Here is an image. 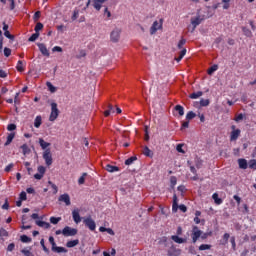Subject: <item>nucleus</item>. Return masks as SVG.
<instances>
[{"instance_id":"obj_53","label":"nucleus","mask_w":256,"mask_h":256,"mask_svg":"<svg viewBox=\"0 0 256 256\" xmlns=\"http://www.w3.org/2000/svg\"><path fill=\"white\" fill-rule=\"evenodd\" d=\"M49 243L52 245V249L57 246V244L55 243V238H53V236L49 237Z\"/></svg>"},{"instance_id":"obj_47","label":"nucleus","mask_w":256,"mask_h":256,"mask_svg":"<svg viewBox=\"0 0 256 256\" xmlns=\"http://www.w3.org/2000/svg\"><path fill=\"white\" fill-rule=\"evenodd\" d=\"M8 235H9V232H7L5 228L0 229V237H8Z\"/></svg>"},{"instance_id":"obj_63","label":"nucleus","mask_w":256,"mask_h":256,"mask_svg":"<svg viewBox=\"0 0 256 256\" xmlns=\"http://www.w3.org/2000/svg\"><path fill=\"white\" fill-rule=\"evenodd\" d=\"M15 249V244L14 243H11L8 245L7 247V251H13Z\"/></svg>"},{"instance_id":"obj_44","label":"nucleus","mask_w":256,"mask_h":256,"mask_svg":"<svg viewBox=\"0 0 256 256\" xmlns=\"http://www.w3.org/2000/svg\"><path fill=\"white\" fill-rule=\"evenodd\" d=\"M85 177H87V173H83L82 176L78 179L79 185H83V183H85Z\"/></svg>"},{"instance_id":"obj_42","label":"nucleus","mask_w":256,"mask_h":256,"mask_svg":"<svg viewBox=\"0 0 256 256\" xmlns=\"http://www.w3.org/2000/svg\"><path fill=\"white\" fill-rule=\"evenodd\" d=\"M248 166H249V169H254L256 170V160H250L248 162Z\"/></svg>"},{"instance_id":"obj_26","label":"nucleus","mask_w":256,"mask_h":256,"mask_svg":"<svg viewBox=\"0 0 256 256\" xmlns=\"http://www.w3.org/2000/svg\"><path fill=\"white\" fill-rule=\"evenodd\" d=\"M143 154H144L146 157H153V152H152L151 149H149V147H147V146L144 147Z\"/></svg>"},{"instance_id":"obj_57","label":"nucleus","mask_w":256,"mask_h":256,"mask_svg":"<svg viewBox=\"0 0 256 256\" xmlns=\"http://www.w3.org/2000/svg\"><path fill=\"white\" fill-rule=\"evenodd\" d=\"M178 209H180L182 213H187V206H185L184 204H181L180 206H178Z\"/></svg>"},{"instance_id":"obj_45","label":"nucleus","mask_w":256,"mask_h":256,"mask_svg":"<svg viewBox=\"0 0 256 256\" xmlns=\"http://www.w3.org/2000/svg\"><path fill=\"white\" fill-rule=\"evenodd\" d=\"M40 245L43 248V251H45V253H49V249L47 248V246H45V240L44 239H41Z\"/></svg>"},{"instance_id":"obj_50","label":"nucleus","mask_w":256,"mask_h":256,"mask_svg":"<svg viewBox=\"0 0 256 256\" xmlns=\"http://www.w3.org/2000/svg\"><path fill=\"white\" fill-rule=\"evenodd\" d=\"M20 201H27V193L21 192L19 196Z\"/></svg>"},{"instance_id":"obj_16","label":"nucleus","mask_w":256,"mask_h":256,"mask_svg":"<svg viewBox=\"0 0 256 256\" xmlns=\"http://www.w3.org/2000/svg\"><path fill=\"white\" fill-rule=\"evenodd\" d=\"M36 225H38V227H42L43 229H49L51 227V224H49V222H45L41 220H37Z\"/></svg>"},{"instance_id":"obj_41","label":"nucleus","mask_w":256,"mask_h":256,"mask_svg":"<svg viewBox=\"0 0 256 256\" xmlns=\"http://www.w3.org/2000/svg\"><path fill=\"white\" fill-rule=\"evenodd\" d=\"M229 237H230L229 233L224 234L222 245H227V243H229Z\"/></svg>"},{"instance_id":"obj_37","label":"nucleus","mask_w":256,"mask_h":256,"mask_svg":"<svg viewBox=\"0 0 256 256\" xmlns=\"http://www.w3.org/2000/svg\"><path fill=\"white\" fill-rule=\"evenodd\" d=\"M218 69H219V66L213 65L212 67L209 68L208 75H213V73H215V71H217Z\"/></svg>"},{"instance_id":"obj_22","label":"nucleus","mask_w":256,"mask_h":256,"mask_svg":"<svg viewBox=\"0 0 256 256\" xmlns=\"http://www.w3.org/2000/svg\"><path fill=\"white\" fill-rule=\"evenodd\" d=\"M39 143H40V147H42V149H47V147L51 146V143L46 142L42 138L39 139Z\"/></svg>"},{"instance_id":"obj_35","label":"nucleus","mask_w":256,"mask_h":256,"mask_svg":"<svg viewBox=\"0 0 256 256\" xmlns=\"http://www.w3.org/2000/svg\"><path fill=\"white\" fill-rule=\"evenodd\" d=\"M209 99H201L200 100V107H209Z\"/></svg>"},{"instance_id":"obj_14","label":"nucleus","mask_w":256,"mask_h":256,"mask_svg":"<svg viewBox=\"0 0 256 256\" xmlns=\"http://www.w3.org/2000/svg\"><path fill=\"white\" fill-rule=\"evenodd\" d=\"M239 135H241V130H233L230 135V141H237V139H239Z\"/></svg>"},{"instance_id":"obj_6","label":"nucleus","mask_w":256,"mask_h":256,"mask_svg":"<svg viewBox=\"0 0 256 256\" xmlns=\"http://www.w3.org/2000/svg\"><path fill=\"white\" fill-rule=\"evenodd\" d=\"M83 223L90 229V231H95V229H97V224H95V220H92L91 217L84 218Z\"/></svg>"},{"instance_id":"obj_2","label":"nucleus","mask_w":256,"mask_h":256,"mask_svg":"<svg viewBox=\"0 0 256 256\" xmlns=\"http://www.w3.org/2000/svg\"><path fill=\"white\" fill-rule=\"evenodd\" d=\"M110 39L112 43L119 42V39H121V28L119 27L114 28L110 33Z\"/></svg>"},{"instance_id":"obj_10","label":"nucleus","mask_w":256,"mask_h":256,"mask_svg":"<svg viewBox=\"0 0 256 256\" xmlns=\"http://www.w3.org/2000/svg\"><path fill=\"white\" fill-rule=\"evenodd\" d=\"M37 45L42 55H44V57H49L50 54H49V50L47 49V46H45V44L43 43H38Z\"/></svg>"},{"instance_id":"obj_29","label":"nucleus","mask_w":256,"mask_h":256,"mask_svg":"<svg viewBox=\"0 0 256 256\" xmlns=\"http://www.w3.org/2000/svg\"><path fill=\"white\" fill-rule=\"evenodd\" d=\"M187 54V49L183 48L179 54L178 58H175L177 63H179V61H181V59H183L185 57V55Z\"/></svg>"},{"instance_id":"obj_54","label":"nucleus","mask_w":256,"mask_h":256,"mask_svg":"<svg viewBox=\"0 0 256 256\" xmlns=\"http://www.w3.org/2000/svg\"><path fill=\"white\" fill-rule=\"evenodd\" d=\"M221 41H223V38L222 37H218L215 39L214 41V47H219V43H221Z\"/></svg>"},{"instance_id":"obj_40","label":"nucleus","mask_w":256,"mask_h":256,"mask_svg":"<svg viewBox=\"0 0 256 256\" xmlns=\"http://www.w3.org/2000/svg\"><path fill=\"white\" fill-rule=\"evenodd\" d=\"M170 185H171L172 189L175 187V185H177V177L171 176Z\"/></svg>"},{"instance_id":"obj_12","label":"nucleus","mask_w":256,"mask_h":256,"mask_svg":"<svg viewBox=\"0 0 256 256\" xmlns=\"http://www.w3.org/2000/svg\"><path fill=\"white\" fill-rule=\"evenodd\" d=\"M107 0H93V7L96 9V11H101V7H103V4Z\"/></svg>"},{"instance_id":"obj_8","label":"nucleus","mask_w":256,"mask_h":256,"mask_svg":"<svg viewBox=\"0 0 256 256\" xmlns=\"http://www.w3.org/2000/svg\"><path fill=\"white\" fill-rule=\"evenodd\" d=\"M58 201L65 203V205L67 207H69V205H71V197L67 193L60 195L58 198Z\"/></svg>"},{"instance_id":"obj_3","label":"nucleus","mask_w":256,"mask_h":256,"mask_svg":"<svg viewBox=\"0 0 256 256\" xmlns=\"http://www.w3.org/2000/svg\"><path fill=\"white\" fill-rule=\"evenodd\" d=\"M77 233H78L77 228H71L69 226L64 227V229L62 230V235L64 237H75Z\"/></svg>"},{"instance_id":"obj_56","label":"nucleus","mask_w":256,"mask_h":256,"mask_svg":"<svg viewBox=\"0 0 256 256\" xmlns=\"http://www.w3.org/2000/svg\"><path fill=\"white\" fill-rule=\"evenodd\" d=\"M87 55L84 50H81L79 54L76 56V59H81Z\"/></svg>"},{"instance_id":"obj_32","label":"nucleus","mask_w":256,"mask_h":256,"mask_svg":"<svg viewBox=\"0 0 256 256\" xmlns=\"http://www.w3.org/2000/svg\"><path fill=\"white\" fill-rule=\"evenodd\" d=\"M34 127L36 129H39L41 127V116H37L34 120Z\"/></svg>"},{"instance_id":"obj_33","label":"nucleus","mask_w":256,"mask_h":256,"mask_svg":"<svg viewBox=\"0 0 256 256\" xmlns=\"http://www.w3.org/2000/svg\"><path fill=\"white\" fill-rule=\"evenodd\" d=\"M17 71H19L20 73L25 71V68H23V61L19 60L16 66Z\"/></svg>"},{"instance_id":"obj_64","label":"nucleus","mask_w":256,"mask_h":256,"mask_svg":"<svg viewBox=\"0 0 256 256\" xmlns=\"http://www.w3.org/2000/svg\"><path fill=\"white\" fill-rule=\"evenodd\" d=\"M189 127V120L182 123L181 129H187Z\"/></svg>"},{"instance_id":"obj_23","label":"nucleus","mask_w":256,"mask_h":256,"mask_svg":"<svg viewBox=\"0 0 256 256\" xmlns=\"http://www.w3.org/2000/svg\"><path fill=\"white\" fill-rule=\"evenodd\" d=\"M46 87L50 91V93H56L57 92V87L53 86L51 82L46 83Z\"/></svg>"},{"instance_id":"obj_46","label":"nucleus","mask_w":256,"mask_h":256,"mask_svg":"<svg viewBox=\"0 0 256 256\" xmlns=\"http://www.w3.org/2000/svg\"><path fill=\"white\" fill-rule=\"evenodd\" d=\"M20 239L22 243H29L31 241V238H29L27 235H22Z\"/></svg>"},{"instance_id":"obj_13","label":"nucleus","mask_w":256,"mask_h":256,"mask_svg":"<svg viewBox=\"0 0 256 256\" xmlns=\"http://www.w3.org/2000/svg\"><path fill=\"white\" fill-rule=\"evenodd\" d=\"M179 209V199L177 198V195H173V204H172V211L174 213H177Z\"/></svg>"},{"instance_id":"obj_51","label":"nucleus","mask_w":256,"mask_h":256,"mask_svg":"<svg viewBox=\"0 0 256 256\" xmlns=\"http://www.w3.org/2000/svg\"><path fill=\"white\" fill-rule=\"evenodd\" d=\"M186 42H187V41L182 38V39L178 42V45H177L178 49H183V45H185Z\"/></svg>"},{"instance_id":"obj_21","label":"nucleus","mask_w":256,"mask_h":256,"mask_svg":"<svg viewBox=\"0 0 256 256\" xmlns=\"http://www.w3.org/2000/svg\"><path fill=\"white\" fill-rule=\"evenodd\" d=\"M52 251H54V253H67L66 248L59 247V246H56V247L52 248Z\"/></svg>"},{"instance_id":"obj_9","label":"nucleus","mask_w":256,"mask_h":256,"mask_svg":"<svg viewBox=\"0 0 256 256\" xmlns=\"http://www.w3.org/2000/svg\"><path fill=\"white\" fill-rule=\"evenodd\" d=\"M72 218L74 223H76V225H79V223L81 222V215L79 214V209H74L72 211Z\"/></svg>"},{"instance_id":"obj_58","label":"nucleus","mask_w":256,"mask_h":256,"mask_svg":"<svg viewBox=\"0 0 256 256\" xmlns=\"http://www.w3.org/2000/svg\"><path fill=\"white\" fill-rule=\"evenodd\" d=\"M38 173L40 175H45V167L44 166H39L38 167Z\"/></svg>"},{"instance_id":"obj_59","label":"nucleus","mask_w":256,"mask_h":256,"mask_svg":"<svg viewBox=\"0 0 256 256\" xmlns=\"http://www.w3.org/2000/svg\"><path fill=\"white\" fill-rule=\"evenodd\" d=\"M7 129L8 131H15L17 129V126L15 124H9Z\"/></svg>"},{"instance_id":"obj_38","label":"nucleus","mask_w":256,"mask_h":256,"mask_svg":"<svg viewBox=\"0 0 256 256\" xmlns=\"http://www.w3.org/2000/svg\"><path fill=\"white\" fill-rule=\"evenodd\" d=\"M243 33L246 37H253V33L248 28H243Z\"/></svg>"},{"instance_id":"obj_60","label":"nucleus","mask_w":256,"mask_h":256,"mask_svg":"<svg viewBox=\"0 0 256 256\" xmlns=\"http://www.w3.org/2000/svg\"><path fill=\"white\" fill-rule=\"evenodd\" d=\"M197 116L199 117L201 123H205V115L201 114V112H198Z\"/></svg>"},{"instance_id":"obj_11","label":"nucleus","mask_w":256,"mask_h":256,"mask_svg":"<svg viewBox=\"0 0 256 256\" xmlns=\"http://www.w3.org/2000/svg\"><path fill=\"white\" fill-rule=\"evenodd\" d=\"M201 21H203V18H201V16L191 18V24L193 25V31H195L197 26L201 25Z\"/></svg>"},{"instance_id":"obj_5","label":"nucleus","mask_w":256,"mask_h":256,"mask_svg":"<svg viewBox=\"0 0 256 256\" xmlns=\"http://www.w3.org/2000/svg\"><path fill=\"white\" fill-rule=\"evenodd\" d=\"M43 159L48 167L53 165V156L51 155V149H46L43 152Z\"/></svg>"},{"instance_id":"obj_52","label":"nucleus","mask_w":256,"mask_h":256,"mask_svg":"<svg viewBox=\"0 0 256 256\" xmlns=\"http://www.w3.org/2000/svg\"><path fill=\"white\" fill-rule=\"evenodd\" d=\"M79 18V10H74L72 15V21H75Z\"/></svg>"},{"instance_id":"obj_39","label":"nucleus","mask_w":256,"mask_h":256,"mask_svg":"<svg viewBox=\"0 0 256 256\" xmlns=\"http://www.w3.org/2000/svg\"><path fill=\"white\" fill-rule=\"evenodd\" d=\"M37 39H39V32H36L34 34L31 35V37L28 39V41H37Z\"/></svg>"},{"instance_id":"obj_48","label":"nucleus","mask_w":256,"mask_h":256,"mask_svg":"<svg viewBox=\"0 0 256 256\" xmlns=\"http://www.w3.org/2000/svg\"><path fill=\"white\" fill-rule=\"evenodd\" d=\"M53 53H63V48L61 46H55L52 48Z\"/></svg>"},{"instance_id":"obj_7","label":"nucleus","mask_w":256,"mask_h":256,"mask_svg":"<svg viewBox=\"0 0 256 256\" xmlns=\"http://www.w3.org/2000/svg\"><path fill=\"white\" fill-rule=\"evenodd\" d=\"M202 234H203V232L201 230H199V227L194 226L193 230H192L193 243H197V239H199V237H201Z\"/></svg>"},{"instance_id":"obj_49","label":"nucleus","mask_w":256,"mask_h":256,"mask_svg":"<svg viewBox=\"0 0 256 256\" xmlns=\"http://www.w3.org/2000/svg\"><path fill=\"white\" fill-rule=\"evenodd\" d=\"M41 29H43V24L41 22H38L35 26V32L39 33V31H41Z\"/></svg>"},{"instance_id":"obj_61","label":"nucleus","mask_w":256,"mask_h":256,"mask_svg":"<svg viewBox=\"0 0 256 256\" xmlns=\"http://www.w3.org/2000/svg\"><path fill=\"white\" fill-rule=\"evenodd\" d=\"M39 17H41V12L40 11L35 12L33 16L34 21H38Z\"/></svg>"},{"instance_id":"obj_30","label":"nucleus","mask_w":256,"mask_h":256,"mask_svg":"<svg viewBox=\"0 0 256 256\" xmlns=\"http://www.w3.org/2000/svg\"><path fill=\"white\" fill-rule=\"evenodd\" d=\"M13 139H15V134L14 132L10 133L8 136H7V141L5 143V145H11V142L13 141Z\"/></svg>"},{"instance_id":"obj_27","label":"nucleus","mask_w":256,"mask_h":256,"mask_svg":"<svg viewBox=\"0 0 256 256\" xmlns=\"http://www.w3.org/2000/svg\"><path fill=\"white\" fill-rule=\"evenodd\" d=\"M199 97H203L202 91L194 92L190 95V99H199Z\"/></svg>"},{"instance_id":"obj_28","label":"nucleus","mask_w":256,"mask_h":256,"mask_svg":"<svg viewBox=\"0 0 256 256\" xmlns=\"http://www.w3.org/2000/svg\"><path fill=\"white\" fill-rule=\"evenodd\" d=\"M212 199L215 201L216 205H221V203H223V200L219 198V195L217 193H214L212 195Z\"/></svg>"},{"instance_id":"obj_4","label":"nucleus","mask_w":256,"mask_h":256,"mask_svg":"<svg viewBox=\"0 0 256 256\" xmlns=\"http://www.w3.org/2000/svg\"><path fill=\"white\" fill-rule=\"evenodd\" d=\"M59 117V109L57 108V103H51V113L49 121H55Z\"/></svg>"},{"instance_id":"obj_17","label":"nucleus","mask_w":256,"mask_h":256,"mask_svg":"<svg viewBox=\"0 0 256 256\" xmlns=\"http://www.w3.org/2000/svg\"><path fill=\"white\" fill-rule=\"evenodd\" d=\"M106 171H108V173H117L119 167L108 164L106 165Z\"/></svg>"},{"instance_id":"obj_34","label":"nucleus","mask_w":256,"mask_h":256,"mask_svg":"<svg viewBox=\"0 0 256 256\" xmlns=\"http://www.w3.org/2000/svg\"><path fill=\"white\" fill-rule=\"evenodd\" d=\"M48 183H49V185H51L53 194H54V195H57V193H58V191H59V188L57 187V185L53 184V182H51V181H49Z\"/></svg>"},{"instance_id":"obj_19","label":"nucleus","mask_w":256,"mask_h":256,"mask_svg":"<svg viewBox=\"0 0 256 256\" xmlns=\"http://www.w3.org/2000/svg\"><path fill=\"white\" fill-rule=\"evenodd\" d=\"M77 245H79V240H77V239L68 241L66 243V247H68V248L77 247Z\"/></svg>"},{"instance_id":"obj_36","label":"nucleus","mask_w":256,"mask_h":256,"mask_svg":"<svg viewBox=\"0 0 256 256\" xmlns=\"http://www.w3.org/2000/svg\"><path fill=\"white\" fill-rule=\"evenodd\" d=\"M59 221H61V217H50V223H52V225H57Z\"/></svg>"},{"instance_id":"obj_20","label":"nucleus","mask_w":256,"mask_h":256,"mask_svg":"<svg viewBox=\"0 0 256 256\" xmlns=\"http://www.w3.org/2000/svg\"><path fill=\"white\" fill-rule=\"evenodd\" d=\"M175 111H178L180 117H183L185 115V108H183V106L181 105H176Z\"/></svg>"},{"instance_id":"obj_15","label":"nucleus","mask_w":256,"mask_h":256,"mask_svg":"<svg viewBox=\"0 0 256 256\" xmlns=\"http://www.w3.org/2000/svg\"><path fill=\"white\" fill-rule=\"evenodd\" d=\"M171 239H172V241H174V243H178V244L187 243V240L185 238H181L177 235L171 236Z\"/></svg>"},{"instance_id":"obj_62","label":"nucleus","mask_w":256,"mask_h":256,"mask_svg":"<svg viewBox=\"0 0 256 256\" xmlns=\"http://www.w3.org/2000/svg\"><path fill=\"white\" fill-rule=\"evenodd\" d=\"M4 55H5V57H9L11 55V49L4 48Z\"/></svg>"},{"instance_id":"obj_1","label":"nucleus","mask_w":256,"mask_h":256,"mask_svg":"<svg viewBox=\"0 0 256 256\" xmlns=\"http://www.w3.org/2000/svg\"><path fill=\"white\" fill-rule=\"evenodd\" d=\"M163 29V19H160L159 21H154L152 26L150 27V35H155L158 31H161Z\"/></svg>"},{"instance_id":"obj_18","label":"nucleus","mask_w":256,"mask_h":256,"mask_svg":"<svg viewBox=\"0 0 256 256\" xmlns=\"http://www.w3.org/2000/svg\"><path fill=\"white\" fill-rule=\"evenodd\" d=\"M238 164L240 169H247V160L246 159H238Z\"/></svg>"},{"instance_id":"obj_43","label":"nucleus","mask_w":256,"mask_h":256,"mask_svg":"<svg viewBox=\"0 0 256 256\" xmlns=\"http://www.w3.org/2000/svg\"><path fill=\"white\" fill-rule=\"evenodd\" d=\"M207 249H211V245H209V244H202L199 247L200 251H207Z\"/></svg>"},{"instance_id":"obj_31","label":"nucleus","mask_w":256,"mask_h":256,"mask_svg":"<svg viewBox=\"0 0 256 256\" xmlns=\"http://www.w3.org/2000/svg\"><path fill=\"white\" fill-rule=\"evenodd\" d=\"M137 161V156H132L125 161V165H133Z\"/></svg>"},{"instance_id":"obj_25","label":"nucleus","mask_w":256,"mask_h":256,"mask_svg":"<svg viewBox=\"0 0 256 256\" xmlns=\"http://www.w3.org/2000/svg\"><path fill=\"white\" fill-rule=\"evenodd\" d=\"M21 149H22L23 155H29V153H31V149H29V146H27V144H23L21 146Z\"/></svg>"},{"instance_id":"obj_24","label":"nucleus","mask_w":256,"mask_h":256,"mask_svg":"<svg viewBox=\"0 0 256 256\" xmlns=\"http://www.w3.org/2000/svg\"><path fill=\"white\" fill-rule=\"evenodd\" d=\"M197 117V114L193 111H189L187 114H186V120L187 121H191V119H195Z\"/></svg>"},{"instance_id":"obj_55","label":"nucleus","mask_w":256,"mask_h":256,"mask_svg":"<svg viewBox=\"0 0 256 256\" xmlns=\"http://www.w3.org/2000/svg\"><path fill=\"white\" fill-rule=\"evenodd\" d=\"M176 150L178 151V153H185V150H183V144H178L176 146Z\"/></svg>"}]
</instances>
